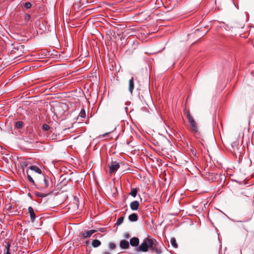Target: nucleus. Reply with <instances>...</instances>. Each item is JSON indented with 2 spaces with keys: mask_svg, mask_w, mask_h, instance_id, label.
Instances as JSON below:
<instances>
[{
  "mask_svg": "<svg viewBox=\"0 0 254 254\" xmlns=\"http://www.w3.org/2000/svg\"><path fill=\"white\" fill-rule=\"evenodd\" d=\"M150 250L156 254H161L162 250L159 243L156 240L150 238L149 236L144 239L142 243L136 248L137 252H147Z\"/></svg>",
  "mask_w": 254,
  "mask_h": 254,
  "instance_id": "obj_1",
  "label": "nucleus"
},
{
  "mask_svg": "<svg viewBox=\"0 0 254 254\" xmlns=\"http://www.w3.org/2000/svg\"><path fill=\"white\" fill-rule=\"evenodd\" d=\"M29 169L30 172L26 171V174L28 181L33 185H35V180H38V179L43 175L41 170L36 166H31Z\"/></svg>",
  "mask_w": 254,
  "mask_h": 254,
  "instance_id": "obj_2",
  "label": "nucleus"
},
{
  "mask_svg": "<svg viewBox=\"0 0 254 254\" xmlns=\"http://www.w3.org/2000/svg\"><path fill=\"white\" fill-rule=\"evenodd\" d=\"M36 181L41 186V188L42 189H47L52 187V181L44 175H41V177Z\"/></svg>",
  "mask_w": 254,
  "mask_h": 254,
  "instance_id": "obj_3",
  "label": "nucleus"
},
{
  "mask_svg": "<svg viewBox=\"0 0 254 254\" xmlns=\"http://www.w3.org/2000/svg\"><path fill=\"white\" fill-rule=\"evenodd\" d=\"M120 166L119 162L116 161H112L109 164V171L111 174L115 173L119 169Z\"/></svg>",
  "mask_w": 254,
  "mask_h": 254,
  "instance_id": "obj_4",
  "label": "nucleus"
},
{
  "mask_svg": "<svg viewBox=\"0 0 254 254\" xmlns=\"http://www.w3.org/2000/svg\"><path fill=\"white\" fill-rule=\"evenodd\" d=\"M190 126L191 127L192 131L193 132L194 136L196 138H201L202 137V135L200 132L198 130L197 124L196 123V122L193 124H191V125H190Z\"/></svg>",
  "mask_w": 254,
  "mask_h": 254,
  "instance_id": "obj_5",
  "label": "nucleus"
},
{
  "mask_svg": "<svg viewBox=\"0 0 254 254\" xmlns=\"http://www.w3.org/2000/svg\"><path fill=\"white\" fill-rule=\"evenodd\" d=\"M244 27L243 21H237L233 22L232 27L236 29H242Z\"/></svg>",
  "mask_w": 254,
  "mask_h": 254,
  "instance_id": "obj_6",
  "label": "nucleus"
},
{
  "mask_svg": "<svg viewBox=\"0 0 254 254\" xmlns=\"http://www.w3.org/2000/svg\"><path fill=\"white\" fill-rule=\"evenodd\" d=\"M139 243V239L137 237L132 238L129 241V243L132 247H137Z\"/></svg>",
  "mask_w": 254,
  "mask_h": 254,
  "instance_id": "obj_7",
  "label": "nucleus"
},
{
  "mask_svg": "<svg viewBox=\"0 0 254 254\" xmlns=\"http://www.w3.org/2000/svg\"><path fill=\"white\" fill-rule=\"evenodd\" d=\"M129 243L128 241L125 240H122L121 241L120 243V246L122 249H127L129 247Z\"/></svg>",
  "mask_w": 254,
  "mask_h": 254,
  "instance_id": "obj_8",
  "label": "nucleus"
},
{
  "mask_svg": "<svg viewBox=\"0 0 254 254\" xmlns=\"http://www.w3.org/2000/svg\"><path fill=\"white\" fill-rule=\"evenodd\" d=\"M96 232L95 230H91L89 231H85L84 233H82V237L84 238H89L91 236V235L94 234Z\"/></svg>",
  "mask_w": 254,
  "mask_h": 254,
  "instance_id": "obj_9",
  "label": "nucleus"
},
{
  "mask_svg": "<svg viewBox=\"0 0 254 254\" xmlns=\"http://www.w3.org/2000/svg\"><path fill=\"white\" fill-rule=\"evenodd\" d=\"M28 212L29 213L31 221L34 222L36 218V215L34 213L33 208L31 206L28 207Z\"/></svg>",
  "mask_w": 254,
  "mask_h": 254,
  "instance_id": "obj_10",
  "label": "nucleus"
},
{
  "mask_svg": "<svg viewBox=\"0 0 254 254\" xmlns=\"http://www.w3.org/2000/svg\"><path fill=\"white\" fill-rule=\"evenodd\" d=\"M139 205V203L136 200L131 202L130 204V208L132 210H136L138 208Z\"/></svg>",
  "mask_w": 254,
  "mask_h": 254,
  "instance_id": "obj_11",
  "label": "nucleus"
},
{
  "mask_svg": "<svg viewBox=\"0 0 254 254\" xmlns=\"http://www.w3.org/2000/svg\"><path fill=\"white\" fill-rule=\"evenodd\" d=\"M129 87H128V90L130 92V93L131 94L132 93V91L134 89V79L133 77H131L130 79L129 80Z\"/></svg>",
  "mask_w": 254,
  "mask_h": 254,
  "instance_id": "obj_12",
  "label": "nucleus"
},
{
  "mask_svg": "<svg viewBox=\"0 0 254 254\" xmlns=\"http://www.w3.org/2000/svg\"><path fill=\"white\" fill-rule=\"evenodd\" d=\"M187 118L190 125L195 122V120H194L192 116L190 115V112L189 111H188L187 112Z\"/></svg>",
  "mask_w": 254,
  "mask_h": 254,
  "instance_id": "obj_13",
  "label": "nucleus"
},
{
  "mask_svg": "<svg viewBox=\"0 0 254 254\" xmlns=\"http://www.w3.org/2000/svg\"><path fill=\"white\" fill-rule=\"evenodd\" d=\"M128 219L131 222L136 221L138 219V216L136 213H132L129 215Z\"/></svg>",
  "mask_w": 254,
  "mask_h": 254,
  "instance_id": "obj_14",
  "label": "nucleus"
},
{
  "mask_svg": "<svg viewBox=\"0 0 254 254\" xmlns=\"http://www.w3.org/2000/svg\"><path fill=\"white\" fill-rule=\"evenodd\" d=\"M101 244V242L98 240H93L92 242V246L94 247V248H97L98 247H99Z\"/></svg>",
  "mask_w": 254,
  "mask_h": 254,
  "instance_id": "obj_15",
  "label": "nucleus"
},
{
  "mask_svg": "<svg viewBox=\"0 0 254 254\" xmlns=\"http://www.w3.org/2000/svg\"><path fill=\"white\" fill-rule=\"evenodd\" d=\"M51 191L48 193L37 192L36 193V195L38 197L43 198L46 197L48 195L51 194Z\"/></svg>",
  "mask_w": 254,
  "mask_h": 254,
  "instance_id": "obj_16",
  "label": "nucleus"
},
{
  "mask_svg": "<svg viewBox=\"0 0 254 254\" xmlns=\"http://www.w3.org/2000/svg\"><path fill=\"white\" fill-rule=\"evenodd\" d=\"M170 243L172 247L174 248H178V245L175 238H172L170 240Z\"/></svg>",
  "mask_w": 254,
  "mask_h": 254,
  "instance_id": "obj_17",
  "label": "nucleus"
},
{
  "mask_svg": "<svg viewBox=\"0 0 254 254\" xmlns=\"http://www.w3.org/2000/svg\"><path fill=\"white\" fill-rule=\"evenodd\" d=\"M23 126V123L22 121H18L15 124V127L18 129L21 128Z\"/></svg>",
  "mask_w": 254,
  "mask_h": 254,
  "instance_id": "obj_18",
  "label": "nucleus"
},
{
  "mask_svg": "<svg viewBox=\"0 0 254 254\" xmlns=\"http://www.w3.org/2000/svg\"><path fill=\"white\" fill-rule=\"evenodd\" d=\"M137 189L136 188H134V189H133L131 192L129 193L130 195H131L132 196L135 197L136 195H137Z\"/></svg>",
  "mask_w": 254,
  "mask_h": 254,
  "instance_id": "obj_19",
  "label": "nucleus"
},
{
  "mask_svg": "<svg viewBox=\"0 0 254 254\" xmlns=\"http://www.w3.org/2000/svg\"><path fill=\"white\" fill-rule=\"evenodd\" d=\"M190 151L191 153V157L192 156L193 157H195L196 156V150L194 148H193V147H191V148H190Z\"/></svg>",
  "mask_w": 254,
  "mask_h": 254,
  "instance_id": "obj_20",
  "label": "nucleus"
},
{
  "mask_svg": "<svg viewBox=\"0 0 254 254\" xmlns=\"http://www.w3.org/2000/svg\"><path fill=\"white\" fill-rule=\"evenodd\" d=\"M10 247H11L10 244V243H8L6 245V246H5L6 252V253L4 254H11L10 249Z\"/></svg>",
  "mask_w": 254,
  "mask_h": 254,
  "instance_id": "obj_21",
  "label": "nucleus"
},
{
  "mask_svg": "<svg viewBox=\"0 0 254 254\" xmlns=\"http://www.w3.org/2000/svg\"><path fill=\"white\" fill-rule=\"evenodd\" d=\"M79 116L82 118H85L86 117V112L84 109H82L79 114Z\"/></svg>",
  "mask_w": 254,
  "mask_h": 254,
  "instance_id": "obj_22",
  "label": "nucleus"
},
{
  "mask_svg": "<svg viewBox=\"0 0 254 254\" xmlns=\"http://www.w3.org/2000/svg\"><path fill=\"white\" fill-rule=\"evenodd\" d=\"M123 221H124V217H121L119 218L117 220L116 224L117 225H120L123 222Z\"/></svg>",
  "mask_w": 254,
  "mask_h": 254,
  "instance_id": "obj_23",
  "label": "nucleus"
},
{
  "mask_svg": "<svg viewBox=\"0 0 254 254\" xmlns=\"http://www.w3.org/2000/svg\"><path fill=\"white\" fill-rule=\"evenodd\" d=\"M28 164L26 162H23L21 163V166L23 169V172L24 171L25 168L27 167Z\"/></svg>",
  "mask_w": 254,
  "mask_h": 254,
  "instance_id": "obj_24",
  "label": "nucleus"
},
{
  "mask_svg": "<svg viewBox=\"0 0 254 254\" xmlns=\"http://www.w3.org/2000/svg\"><path fill=\"white\" fill-rule=\"evenodd\" d=\"M23 6H24L25 8H26L28 9V8H30L31 7L32 5H31V3L30 2H25V3L23 4Z\"/></svg>",
  "mask_w": 254,
  "mask_h": 254,
  "instance_id": "obj_25",
  "label": "nucleus"
},
{
  "mask_svg": "<svg viewBox=\"0 0 254 254\" xmlns=\"http://www.w3.org/2000/svg\"><path fill=\"white\" fill-rule=\"evenodd\" d=\"M109 248L111 250H114L116 248V245L113 243H110L109 244Z\"/></svg>",
  "mask_w": 254,
  "mask_h": 254,
  "instance_id": "obj_26",
  "label": "nucleus"
},
{
  "mask_svg": "<svg viewBox=\"0 0 254 254\" xmlns=\"http://www.w3.org/2000/svg\"><path fill=\"white\" fill-rule=\"evenodd\" d=\"M42 129L44 130L47 131L50 129V127L47 124H44L42 126Z\"/></svg>",
  "mask_w": 254,
  "mask_h": 254,
  "instance_id": "obj_27",
  "label": "nucleus"
},
{
  "mask_svg": "<svg viewBox=\"0 0 254 254\" xmlns=\"http://www.w3.org/2000/svg\"><path fill=\"white\" fill-rule=\"evenodd\" d=\"M30 15L29 14H25V16H24V20L25 21H28L30 20Z\"/></svg>",
  "mask_w": 254,
  "mask_h": 254,
  "instance_id": "obj_28",
  "label": "nucleus"
},
{
  "mask_svg": "<svg viewBox=\"0 0 254 254\" xmlns=\"http://www.w3.org/2000/svg\"><path fill=\"white\" fill-rule=\"evenodd\" d=\"M129 237H130V235L128 233H127L125 234V235H124L125 238L128 239Z\"/></svg>",
  "mask_w": 254,
  "mask_h": 254,
  "instance_id": "obj_29",
  "label": "nucleus"
},
{
  "mask_svg": "<svg viewBox=\"0 0 254 254\" xmlns=\"http://www.w3.org/2000/svg\"><path fill=\"white\" fill-rule=\"evenodd\" d=\"M103 254H110V253L109 252H104L103 253Z\"/></svg>",
  "mask_w": 254,
  "mask_h": 254,
  "instance_id": "obj_30",
  "label": "nucleus"
},
{
  "mask_svg": "<svg viewBox=\"0 0 254 254\" xmlns=\"http://www.w3.org/2000/svg\"><path fill=\"white\" fill-rule=\"evenodd\" d=\"M11 206H10L9 207V208H8V209H9L10 208H11Z\"/></svg>",
  "mask_w": 254,
  "mask_h": 254,
  "instance_id": "obj_31",
  "label": "nucleus"
}]
</instances>
